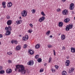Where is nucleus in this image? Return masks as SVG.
<instances>
[{"instance_id":"nucleus-36","label":"nucleus","mask_w":75,"mask_h":75,"mask_svg":"<svg viewBox=\"0 0 75 75\" xmlns=\"http://www.w3.org/2000/svg\"><path fill=\"white\" fill-rule=\"evenodd\" d=\"M52 59V58L51 57H50L49 60V61H48V63H50V62H51V59Z\"/></svg>"},{"instance_id":"nucleus-50","label":"nucleus","mask_w":75,"mask_h":75,"mask_svg":"<svg viewBox=\"0 0 75 75\" xmlns=\"http://www.w3.org/2000/svg\"><path fill=\"white\" fill-rule=\"evenodd\" d=\"M63 50H65V47L64 46H63L62 47Z\"/></svg>"},{"instance_id":"nucleus-6","label":"nucleus","mask_w":75,"mask_h":75,"mask_svg":"<svg viewBox=\"0 0 75 75\" xmlns=\"http://www.w3.org/2000/svg\"><path fill=\"white\" fill-rule=\"evenodd\" d=\"M45 20V17L44 16H42L41 18H40L39 20V22L40 23H42L44 20Z\"/></svg>"},{"instance_id":"nucleus-47","label":"nucleus","mask_w":75,"mask_h":75,"mask_svg":"<svg viewBox=\"0 0 75 75\" xmlns=\"http://www.w3.org/2000/svg\"><path fill=\"white\" fill-rule=\"evenodd\" d=\"M2 69H3V67L2 66L0 67V70H1Z\"/></svg>"},{"instance_id":"nucleus-46","label":"nucleus","mask_w":75,"mask_h":75,"mask_svg":"<svg viewBox=\"0 0 75 75\" xmlns=\"http://www.w3.org/2000/svg\"><path fill=\"white\" fill-rule=\"evenodd\" d=\"M8 63H11L12 62L10 60H8Z\"/></svg>"},{"instance_id":"nucleus-49","label":"nucleus","mask_w":75,"mask_h":75,"mask_svg":"<svg viewBox=\"0 0 75 75\" xmlns=\"http://www.w3.org/2000/svg\"><path fill=\"white\" fill-rule=\"evenodd\" d=\"M27 72L28 74H29V72H30V71L28 70H27Z\"/></svg>"},{"instance_id":"nucleus-24","label":"nucleus","mask_w":75,"mask_h":75,"mask_svg":"<svg viewBox=\"0 0 75 75\" xmlns=\"http://www.w3.org/2000/svg\"><path fill=\"white\" fill-rule=\"evenodd\" d=\"M35 47L37 49L39 48L40 47V45L39 44H38L36 45Z\"/></svg>"},{"instance_id":"nucleus-13","label":"nucleus","mask_w":75,"mask_h":75,"mask_svg":"<svg viewBox=\"0 0 75 75\" xmlns=\"http://www.w3.org/2000/svg\"><path fill=\"white\" fill-rule=\"evenodd\" d=\"M12 23V21L10 20H8L7 22V24L8 25H10Z\"/></svg>"},{"instance_id":"nucleus-44","label":"nucleus","mask_w":75,"mask_h":75,"mask_svg":"<svg viewBox=\"0 0 75 75\" xmlns=\"http://www.w3.org/2000/svg\"><path fill=\"white\" fill-rule=\"evenodd\" d=\"M57 11H61V9L59 8H58L57 9Z\"/></svg>"},{"instance_id":"nucleus-8","label":"nucleus","mask_w":75,"mask_h":75,"mask_svg":"<svg viewBox=\"0 0 75 75\" xmlns=\"http://www.w3.org/2000/svg\"><path fill=\"white\" fill-rule=\"evenodd\" d=\"M74 8V4L71 3L70 5V10H73Z\"/></svg>"},{"instance_id":"nucleus-19","label":"nucleus","mask_w":75,"mask_h":75,"mask_svg":"<svg viewBox=\"0 0 75 75\" xmlns=\"http://www.w3.org/2000/svg\"><path fill=\"white\" fill-rule=\"evenodd\" d=\"M58 26L59 27H62L63 26V23L62 22H59V23Z\"/></svg>"},{"instance_id":"nucleus-5","label":"nucleus","mask_w":75,"mask_h":75,"mask_svg":"<svg viewBox=\"0 0 75 75\" xmlns=\"http://www.w3.org/2000/svg\"><path fill=\"white\" fill-rule=\"evenodd\" d=\"M28 65L30 66H33L34 64V61L33 60H30L27 63Z\"/></svg>"},{"instance_id":"nucleus-35","label":"nucleus","mask_w":75,"mask_h":75,"mask_svg":"<svg viewBox=\"0 0 75 75\" xmlns=\"http://www.w3.org/2000/svg\"><path fill=\"white\" fill-rule=\"evenodd\" d=\"M26 38H25V37H23L22 38V40H23V41H27V40H26Z\"/></svg>"},{"instance_id":"nucleus-32","label":"nucleus","mask_w":75,"mask_h":75,"mask_svg":"<svg viewBox=\"0 0 75 75\" xmlns=\"http://www.w3.org/2000/svg\"><path fill=\"white\" fill-rule=\"evenodd\" d=\"M51 71H52V72H55L56 71V70L54 69H51Z\"/></svg>"},{"instance_id":"nucleus-45","label":"nucleus","mask_w":75,"mask_h":75,"mask_svg":"<svg viewBox=\"0 0 75 75\" xmlns=\"http://www.w3.org/2000/svg\"><path fill=\"white\" fill-rule=\"evenodd\" d=\"M14 41L15 40H12L11 41V43L12 44H13V43H14Z\"/></svg>"},{"instance_id":"nucleus-15","label":"nucleus","mask_w":75,"mask_h":75,"mask_svg":"<svg viewBox=\"0 0 75 75\" xmlns=\"http://www.w3.org/2000/svg\"><path fill=\"white\" fill-rule=\"evenodd\" d=\"M65 39V35L64 34H62L61 36V40H64Z\"/></svg>"},{"instance_id":"nucleus-2","label":"nucleus","mask_w":75,"mask_h":75,"mask_svg":"<svg viewBox=\"0 0 75 75\" xmlns=\"http://www.w3.org/2000/svg\"><path fill=\"white\" fill-rule=\"evenodd\" d=\"M5 30H6V35H10L11 34V32L10 31L12 30V27L11 26H9L8 27H6L5 28Z\"/></svg>"},{"instance_id":"nucleus-7","label":"nucleus","mask_w":75,"mask_h":75,"mask_svg":"<svg viewBox=\"0 0 75 75\" xmlns=\"http://www.w3.org/2000/svg\"><path fill=\"white\" fill-rule=\"evenodd\" d=\"M22 23V20H18L16 21V23L17 25H18V24H20Z\"/></svg>"},{"instance_id":"nucleus-27","label":"nucleus","mask_w":75,"mask_h":75,"mask_svg":"<svg viewBox=\"0 0 75 75\" xmlns=\"http://www.w3.org/2000/svg\"><path fill=\"white\" fill-rule=\"evenodd\" d=\"M41 61L42 59L41 58L38 59L37 60V61L38 62H41Z\"/></svg>"},{"instance_id":"nucleus-12","label":"nucleus","mask_w":75,"mask_h":75,"mask_svg":"<svg viewBox=\"0 0 75 75\" xmlns=\"http://www.w3.org/2000/svg\"><path fill=\"white\" fill-rule=\"evenodd\" d=\"M21 49V46L20 45H18L16 47V51H19V50H20Z\"/></svg>"},{"instance_id":"nucleus-22","label":"nucleus","mask_w":75,"mask_h":75,"mask_svg":"<svg viewBox=\"0 0 75 75\" xmlns=\"http://www.w3.org/2000/svg\"><path fill=\"white\" fill-rule=\"evenodd\" d=\"M69 18H66V19H65L64 20V22H65V23H68V22H69Z\"/></svg>"},{"instance_id":"nucleus-16","label":"nucleus","mask_w":75,"mask_h":75,"mask_svg":"<svg viewBox=\"0 0 75 75\" xmlns=\"http://www.w3.org/2000/svg\"><path fill=\"white\" fill-rule=\"evenodd\" d=\"M6 2L5 1H3L2 2V5L3 8H6Z\"/></svg>"},{"instance_id":"nucleus-43","label":"nucleus","mask_w":75,"mask_h":75,"mask_svg":"<svg viewBox=\"0 0 75 75\" xmlns=\"http://www.w3.org/2000/svg\"><path fill=\"white\" fill-rule=\"evenodd\" d=\"M29 25L31 27H32V28H33V25L32 24H29Z\"/></svg>"},{"instance_id":"nucleus-18","label":"nucleus","mask_w":75,"mask_h":75,"mask_svg":"<svg viewBox=\"0 0 75 75\" xmlns=\"http://www.w3.org/2000/svg\"><path fill=\"white\" fill-rule=\"evenodd\" d=\"M74 71V69L73 68H70L69 69V73H72V72H73Z\"/></svg>"},{"instance_id":"nucleus-14","label":"nucleus","mask_w":75,"mask_h":75,"mask_svg":"<svg viewBox=\"0 0 75 75\" xmlns=\"http://www.w3.org/2000/svg\"><path fill=\"white\" fill-rule=\"evenodd\" d=\"M12 3L11 2H9L8 3L7 6L8 7H11L12 6Z\"/></svg>"},{"instance_id":"nucleus-38","label":"nucleus","mask_w":75,"mask_h":75,"mask_svg":"<svg viewBox=\"0 0 75 75\" xmlns=\"http://www.w3.org/2000/svg\"><path fill=\"white\" fill-rule=\"evenodd\" d=\"M44 71V70H43V69L42 68L40 70V72H42Z\"/></svg>"},{"instance_id":"nucleus-52","label":"nucleus","mask_w":75,"mask_h":75,"mask_svg":"<svg viewBox=\"0 0 75 75\" xmlns=\"http://www.w3.org/2000/svg\"><path fill=\"white\" fill-rule=\"evenodd\" d=\"M47 64L46 63H45L44 64V66H46V65H47Z\"/></svg>"},{"instance_id":"nucleus-1","label":"nucleus","mask_w":75,"mask_h":75,"mask_svg":"<svg viewBox=\"0 0 75 75\" xmlns=\"http://www.w3.org/2000/svg\"><path fill=\"white\" fill-rule=\"evenodd\" d=\"M16 68L15 69V71H17L19 72H21L22 74H25L26 73V70L23 65L18 64L16 66Z\"/></svg>"},{"instance_id":"nucleus-48","label":"nucleus","mask_w":75,"mask_h":75,"mask_svg":"<svg viewBox=\"0 0 75 75\" xmlns=\"http://www.w3.org/2000/svg\"><path fill=\"white\" fill-rule=\"evenodd\" d=\"M3 37V35L0 34V38H2Z\"/></svg>"},{"instance_id":"nucleus-11","label":"nucleus","mask_w":75,"mask_h":75,"mask_svg":"<svg viewBox=\"0 0 75 75\" xmlns=\"http://www.w3.org/2000/svg\"><path fill=\"white\" fill-rule=\"evenodd\" d=\"M11 72H12V70L10 69H8L6 70V73L7 74H10L11 73Z\"/></svg>"},{"instance_id":"nucleus-54","label":"nucleus","mask_w":75,"mask_h":75,"mask_svg":"<svg viewBox=\"0 0 75 75\" xmlns=\"http://www.w3.org/2000/svg\"><path fill=\"white\" fill-rule=\"evenodd\" d=\"M50 37L51 38H52V35H50Z\"/></svg>"},{"instance_id":"nucleus-30","label":"nucleus","mask_w":75,"mask_h":75,"mask_svg":"<svg viewBox=\"0 0 75 75\" xmlns=\"http://www.w3.org/2000/svg\"><path fill=\"white\" fill-rule=\"evenodd\" d=\"M47 47L48 48H51L52 47V45H47Z\"/></svg>"},{"instance_id":"nucleus-42","label":"nucleus","mask_w":75,"mask_h":75,"mask_svg":"<svg viewBox=\"0 0 75 75\" xmlns=\"http://www.w3.org/2000/svg\"><path fill=\"white\" fill-rule=\"evenodd\" d=\"M18 42H17V40H14V43H15V44H17Z\"/></svg>"},{"instance_id":"nucleus-10","label":"nucleus","mask_w":75,"mask_h":75,"mask_svg":"<svg viewBox=\"0 0 75 75\" xmlns=\"http://www.w3.org/2000/svg\"><path fill=\"white\" fill-rule=\"evenodd\" d=\"M69 60H67L66 61V62L65 63V65L66 66V67H68L69 65Z\"/></svg>"},{"instance_id":"nucleus-40","label":"nucleus","mask_w":75,"mask_h":75,"mask_svg":"<svg viewBox=\"0 0 75 75\" xmlns=\"http://www.w3.org/2000/svg\"><path fill=\"white\" fill-rule=\"evenodd\" d=\"M28 32L29 33H31L32 32V30L30 29L29 30Z\"/></svg>"},{"instance_id":"nucleus-53","label":"nucleus","mask_w":75,"mask_h":75,"mask_svg":"<svg viewBox=\"0 0 75 75\" xmlns=\"http://www.w3.org/2000/svg\"><path fill=\"white\" fill-rule=\"evenodd\" d=\"M69 56H67V59H69Z\"/></svg>"},{"instance_id":"nucleus-23","label":"nucleus","mask_w":75,"mask_h":75,"mask_svg":"<svg viewBox=\"0 0 75 75\" xmlns=\"http://www.w3.org/2000/svg\"><path fill=\"white\" fill-rule=\"evenodd\" d=\"M31 12L33 14H35L36 12V10L34 9H33L31 10Z\"/></svg>"},{"instance_id":"nucleus-29","label":"nucleus","mask_w":75,"mask_h":75,"mask_svg":"<svg viewBox=\"0 0 75 75\" xmlns=\"http://www.w3.org/2000/svg\"><path fill=\"white\" fill-rule=\"evenodd\" d=\"M41 14L43 16H45V14L44 13V12L43 11L41 12Z\"/></svg>"},{"instance_id":"nucleus-28","label":"nucleus","mask_w":75,"mask_h":75,"mask_svg":"<svg viewBox=\"0 0 75 75\" xmlns=\"http://www.w3.org/2000/svg\"><path fill=\"white\" fill-rule=\"evenodd\" d=\"M27 46H28L26 44H25L23 46V48H26L27 47Z\"/></svg>"},{"instance_id":"nucleus-57","label":"nucleus","mask_w":75,"mask_h":75,"mask_svg":"<svg viewBox=\"0 0 75 75\" xmlns=\"http://www.w3.org/2000/svg\"><path fill=\"white\" fill-rule=\"evenodd\" d=\"M21 35H20V37H21Z\"/></svg>"},{"instance_id":"nucleus-26","label":"nucleus","mask_w":75,"mask_h":75,"mask_svg":"<svg viewBox=\"0 0 75 75\" xmlns=\"http://www.w3.org/2000/svg\"><path fill=\"white\" fill-rule=\"evenodd\" d=\"M50 34V31L48 30L46 33V35H49Z\"/></svg>"},{"instance_id":"nucleus-9","label":"nucleus","mask_w":75,"mask_h":75,"mask_svg":"<svg viewBox=\"0 0 75 75\" xmlns=\"http://www.w3.org/2000/svg\"><path fill=\"white\" fill-rule=\"evenodd\" d=\"M62 13L63 15H67L68 14V11L67 10H64L63 11Z\"/></svg>"},{"instance_id":"nucleus-25","label":"nucleus","mask_w":75,"mask_h":75,"mask_svg":"<svg viewBox=\"0 0 75 75\" xmlns=\"http://www.w3.org/2000/svg\"><path fill=\"white\" fill-rule=\"evenodd\" d=\"M5 73L4 71L3 70L0 71V74H4V73Z\"/></svg>"},{"instance_id":"nucleus-3","label":"nucleus","mask_w":75,"mask_h":75,"mask_svg":"<svg viewBox=\"0 0 75 75\" xmlns=\"http://www.w3.org/2000/svg\"><path fill=\"white\" fill-rule=\"evenodd\" d=\"M72 27H73V25L71 24H70L69 25L66 26L65 30L66 31H69L70 29L72 28Z\"/></svg>"},{"instance_id":"nucleus-39","label":"nucleus","mask_w":75,"mask_h":75,"mask_svg":"<svg viewBox=\"0 0 75 75\" xmlns=\"http://www.w3.org/2000/svg\"><path fill=\"white\" fill-rule=\"evenodd\" d=\"M53 52H54V55L55 56V55H56V52H55V50H53Z\"/></svg>"},{"instance_id":"nucleus-31","label":"nucleus","mask_w":75,"mask_h":75,"mask_svg":"<svg viewBox=\"0 0 75 75\" xmlns=\"http://www.w3.org/2000/svg\"><path fill=\"white\" fill-rule=\"evenodd\" d=\"M7 54L9 55H11L12 54V52H7Z\"/></svg>"},{"instance_id":"nucleus-34","label":"nucleus","mask_w":75,"mask_h":75,"mask_svg":"<svg viewBox=\"0 0 75 75\" xmlns=\"http://www.w3.org/2000/svg\"><path fill=\"white\" fill-rule=\"evenodd\" d=\"M38 58H39V56H38V55H37L35 56V59H38Z\"/></svg>"},{"instance_id":"nucleus-17","label":"nucleus","mask_w":75,"mask_h":75,"mask_svg":"<svg viewBox=\"0 0 75 75\" xmlns=\"http://www.w3.org/2000/svg\"><path fill=\"white\" fill-rule=\"evenodd\" d=\"M28 53L31 55H33V54L34 53V51L31 50H28Z\"/></svg>"},{"instance_id":"nucleus-55","label":"nucleus","mask_w":75,"mask_h":75,"mask_svg":"<svg viewBox=\"0 0 75 75\" xmlns=\"http://www.w3.org/2000/svg\"><path fill=\"white\" fill-rule=\"evenodd\" d=\"M19 19H21V16H19Z\"/></svg>"},{"instance_id":"nucleus-41","label":"nucleus","mask_w":75,"mask_h":75,"mask_svg":"<svg viewBox=\"0 0 75 75\" xmlns=\"http://www.w3.org/2000/svg\"><path fill=\"white\" fill-rule=\"evenodd\" d=\"M55 68H56V69H58V66H57V65H56L55 66Z\"/></svg>"},{"instance_id":"nucleus-56","label":"nucleus","mask_w":75,"mask_h":75,"mask_svg":"<svg viewBox=\"0 0 75 75\" xmlns=\"http://www.w3.org/2000/svg\"><path fill=\"white\" fill-rule=\"evenodd\" d=\"M1 45V42H0V45Z\"/></svg>"},{"instance_id":"nucleus-21","label":"nucleus","mask_w":75,"mask_h":75,"mask_svg":"<svg viewBox=\"0 0 75 75\" xmlns=\"http://www.w3.org/2000/svg\"><path fill=\"white\" fill-rule=\"evenodd\" d=\"M71 52L73 53L75 52V48L74 47L71 48Z\"/></svg>"},{"instance_id":"nucleus-4","label":"nucleus","mask_w":75,"mask_h":75,"mask_svg":"<svg viewBox=\"0 0 75 75\" xmlns=\"http://www.w3.org/2000/svg\"><path fill=\"white\" fill-rule=\"evenodd\" d=\"M21 15L22 17H26L27 15V12L25 10H24L22 12Z\"/></svg>"},{"instance_id":"nucleus-37","label":"nucleus","mask_w":75,"mask_h":75,"mask_svg":"<svg viewBox=\"0 0 75 75\" xmlns=\"http://www.w3.org/2000/svg\"><path fill=\"white\" fill-rule=\"evenodd\" d=\"M7 19H10V16L9 15H7L6 17Z\"/></svg>"},{"instance_id":"nucleus-33","label":"nucleus","mask_w":75,"mask_h":75,"mask_svg":"<svg viewBox=\"0 0 75 75\" xmlns=\"http://www.w3.org/2000/svg\"><path fill=\"white\" fill-rule=\"evenodd\" d=\"M25 40H28V36L27 35H26L25 36Z\"/></svg>"},{"instance_id":"nucleus-51","label":"nucleus","mask_w":75,"mask_h":75,"mask_svg":"<svg viewBox=\"0 0 75 75\" xmlns=\"http://www.w3.org/2000/svg\"><path fill=\"white\" fill-rule=\"evenodd\" d=\"M61 1L62 2H64L65 1H66V0H61Z\"/></svg>"},{"instance_id":"nucleus-20","label":"nucleus","mask_w":75,"mask_h":75,"mask_svg":"<svg viewBox=\"0 0 75 75\" xmlns=\"http://www.w3.org/2000/svg\"><path fill=\"white\" fill-rule=\"evenodd\" d=\"M62 75H66L67 74V73L65 71H63L62 72Z\"/></svg>"}]
</instances>
